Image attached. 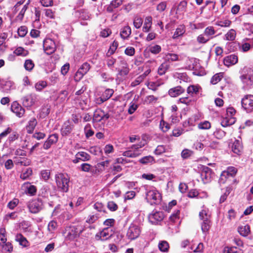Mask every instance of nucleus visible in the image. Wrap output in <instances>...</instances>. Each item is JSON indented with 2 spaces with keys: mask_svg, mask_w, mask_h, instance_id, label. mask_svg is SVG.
<instances>
[{
  "mask_svg": "<svg viewBox=\"0 0 253 253\" xmlns=\"http://www.w3.org/2000/svg\"><path fill=\"white\" fill-rule=\"evenodd\" d=\"M145 144V142L141 141L138 144L132 145L131 147V150L133 151V153L139 154V156H140L143 151V150L140 149L144 147Z\"/></svg>",
  "mask_w": 253,
  "mask_h": 253,
  "instance_id": "412c9836",
  "label": "nucleus"
},
{
  "mask_svg": "<svg viewBox=\"0 0 253 253\" xmlns=\"http://www.w3.org/2000/svg\"><path fill=\"white\" fill-rule=\"evenodd\" d=\"M39 101V96L35 93L27 94L22 98V104L26 107H31L35 105Z\"/></svg>",
  "mask_w": 253,
  "mask_h": 253,
  "instance_id": "f03ea898",
  "label": "nucleus"
},
{
  "mask_svg": "<svg viewBox=\"0 0 253 253\" xmlns=\"http://www.w3.org/2000/svg\"><path fill=\"white\" fill-rule=\"evenodd\" d=\"M154 161L153 157L151 156H148L144 157L139 160V162L142 164H147L148 163H151Z\"/></svg>",
  "mask_w": 253,
  "mask_h": 253,
  "instance_id": "bf43d9fd",
  "label": "nucleus"
},
{
  "mask_svg": "<svg viewBox=\"0 0 253 253\" xmlns=\"http://www.w3.org/2000/svg\"><path fill=\"white\" fill-rule=\"evenodd\" d=\"M203 220L201 224V228L203 233L208 232L211 226V222L210 219L206 218V219H202Z\"/></svg>",
  "mask_w": 253,
  "mask_h": 253,
  "instance_id": "c85d7f7f",
  "label": "nucleus"
},
{
  "mask_svg": "<svg viewBox=\"0 0 253 253\" xmlns=\"http://www.w3.org/2000/svg\"><path fill=\"white\" fill-rule=\"evenodd\" d=\"M47 86V83L45 81H41L37 83L35 87L37 91H41Z\"/></svg>",
  "mask_w": 253,
  "mask_h": 253,
  "instance_id": "e433bc0d",
  "label": "nucleus"
},
{
  "mask_svg": "<svg viewBox=\"0 0 253 253\" xmlns=\"http://www.w3.org/2000/svg\"><path fill=\"white\" fill-rule=\"evenodd\" d=\"M164 213L162 211H153L150 214L148 218L149 221L154 224H158V223L162 221L164 218Z\"/></svg>",
  "mask_w": 253,
  "mask_h": 253,
  "instance_id": "9d476101",
  "label": "nucleus"
},
{
  "mask_svg": "<svg viewBox=\"0 0 253 253\" xmlns=\"http://www.w3.org/2000/svg\"><path fill=\"white\" fill-rule=\"evenodd\" d=\"M238 61V57L235 54H231L226 56L224 58V64L227 67H229L236 64Z\"/></svg>",
  "mask_w": 253,
  "mask_h": 253,
  "instance_id": "dca6fc26",
  "label": "nucleus"
},
{
  "mask_svg": "<svg viewBox=\"0 0 253 253\" xmlns=\"http://www.w3.org/2000/svg\"><path fill=\"white\" fill-rule=\"evenodd\" d=\"M235 118L234 117H227L224 118L221 122V125L223 127L231 126L235 123Z\"/></svg>",
  "mask_w": 253,
  "mask_h": 253,
  "instance_id": "a878e982",
  "label": "nucleus"
},
{
  "mask_svg": "<svg viewBox=\"0 0 253 253\" xmlns=\"http://www.w3.org/2000/svg\"><path fill=\"white\" fill-rule=\"evenodd\" d=\"M231 147L232 152L238 155H240L243 150L242 143L239 140H235Z\"/></svg>",
  "mask_w": 253,
  "mask_h": 253,
  "instance_id": "f3484780",
  "label": "nucleus"
},
{
  "mask_svg": "<svg viewBox=\"0 0 253 253\" xmlns=\"http://www.w3.org/2000/svg\"><path fill=\"white\" fill-rule=\"evenodd\" d=\"M14 53L18 56H26L28 55V51L22 47H18L14 51Z\"/></svg>",
  "mask_w": 253,
  "mask_h": 253,
  "instance_id": "58836bf2",
  "label": "nucleus"
},
{
  "mask_svg": "<svg viewBox=\"0 0 253 253\" xmlns=\"http://www.w3.org/2000/svg\"><path fill=\"white\" fill-rule=\"evenodd\" d=\"M231 177L228 175V174H227V172H225L223 171L221 175L219 178V182L221 183H224L229 178Z\"/></svg>",
  "mask_w": 253,
  "mask_h": 253,
  "instance_id": "0e129e2a",
  "label": "nucleus"
},
{
  "mask_svg": "<svg viewBox=\"0 0 253 253\" xmlns=\"http://www.w3.org/2000/svg\"><path fill=\"white\" fill-rule=\"evenodd\" d=\"M114 90L112 89H107L101 95L105 100L109 99L113 94Z\"/></svg>",
  "mask_w": 253,
  "mask_h": 253,
  "instance_id": "37998d69",
  "label": "nucleus"
},
{
  "mask_svg": "<svg viewBox=\"0 0 253 253\" xmlns=\"http://www.w3.org/2000/svg\"><path fill=\"white\" fill-rule=\"evenodd\" d=\"M15 241L18 242L23 247H26L29 246V242L21 234H17L16 235Z\"/></svg>",
  "mask_w": 253,
  "mask_h": 253,
  "instance_id": "b1692460",
  "label": "nucleus"
},
{
  "mask_svg": "<svg viewBox=\"0 0 253 253\" xmlns=\"http://www.w3.org/2000/svg\"><path fill=\"white\" fill-rule=\"evenodd\" d=\"M84 132L86 137H89L94 134L93 131L91 129L90 126L87 125L84 127Z\"/></svg>",
  "mask_w": 253,
  "mask_h": 253,
  "instance_id": "5fc2aeb1",
  "label": "nucleus"
},
{
  "mask_svg": "<svg viewBox=\"0 0 253 253\" xmlns=\"http://www.w3.org/2000/svg\"><path fill=\"white\" fill-rule=\"evenodd\" d=\"M22 189L25 193L29 194L31 196L36 195L37 188L35 186L31 185L30 183L27 182L24 183L22 186Z\"/></svg>",
  "mask_w": 253,
  "mask_h": 253,
  "instance_id": "4468645a",
  "label": "nucleus"
},
{
  "mask_svg": "<svg viewBox=\"0 0 253 253\" xmlns=\"http://www.w3.org/2000/svg\"><path fill=\"white\" fill-rule=\"evenodd\" d=\"M68 92L66 90H63L59 93L58 99L60 100L62 103H63L67 99Z\"/></svg>",
  "mask_w": 253,
  "mask_h": 253,
  "instance_id": "69168bd1",
  "label": "nucleus"
},
{
  "mask_svg": "<svg viewBox=\"0 0 253 253\" xmlns=\"http://www.w3.org/2000/svg\"><path fill=\"white\" fill-rule=\"evenodd\" d=\"M2 249L8 253H11L13 251V246L10 242L5 243L1 245Z\"/></svg>",
  "mask_w": 253,
  "mask_h": 253,
  "instance_id": "09e8293b",
  "label": "nucleus"
},
{
  "mask_svg": "<svg viewBox=\"0 0 253 253\" xmlns=\"http://www.w3.org/2000/svg\"><path fill=\"white\" fill-rule=\"evenodd\" d=\"M27 33V28L26 26H21L18 29V35L21 37H24Z\"/></svg>",
  "mask_w": 253,
  "mask_h": 253,
  "instance_id": "680f3d73",
  "label": "nucleus"
},
{
  "mask_svg": "<svg viewBox=\"0 0 253 253\" xmlns=\"http://www.w3.org/2000/svg\"><path fill=\"white\" fill-rule=\"evenodd\" d=\"M131 33V30L129 26H126L123 27L120 32V36L124 40L127 39Z\"/></svg>",
  "mask_w": 253,
  "mask_h": 253,
  "instance_id": "5701e85b",
  "label": "nucleus"
},
{
  "mask_svg": "<svg viewBox=\"0 0 253 253\" xmlns=\"http://www.w3.org/2000/svg\"><path fill=\"white\" fill-rule=\"evenodd\" d=\"M216 24L222 27H228L231 24V21L228 19H224L217 21Z\"/></svg>",
  "mask_w": 253,
  "mask_h": 253,
  "instance_id": "a19ab883",
  "label": "nucleus"
},
{
  "mask_svg": "<svg viewBox=\"0 0 253 253\" xmlns=\"http://www.w3.org/2000/svg\"><path fill=\"white\" fill-rule=\"evenodd\" d=\"M118 46V42H117L114 41L112 43V45L110 46L107 54H110V55L113 54L115 50L117 49Z\"/></svg>",
  "mask_w": 253,
  "mask_h": 253,
  "instance_id": "774afa93",
  "label": "nucleus"
},
{
  "mask_svg": "<svg viewBox=\"0 0 253 253\" xmlns=\"http://www.w3.org/2000/svg\"><path fill=\"white\" fill-rule=\"evenodd\" d=\"M141 233V229L139 225L136 223H131L128 227L127 233V238L130 240H133L137 238Z\"/></svg>",
  "mask_w": 253,
  "mask_h": 253,
  "instance_id": "7ed1b4c3",
  "label": "nucleus"
},
{
  "mask_svg": "<svg viewBox=\"0 0 253 253\" xmlns=\"http://www.w3.org/2000/svg\"><path fill=\"white\" fill-rule=\"evenodd\" d=\"M170 64L165 61L163 63H162L159 66L158 73L160 75H163L165 74L167 71L170 68Z\"/></svg>",
  "mask_w": 253,
  "mask_h": 253,
  "instance_id": "4be33fe9",
  "label": "nucleus"
},
{
  "mask_svg": "<svg viewBox=\"0 0 253 253\" xmlns=\"http://www.w3.org/2000/svg\"><path fill=\"white\" fill-rule=\"evenodd\" d=\"M146 198L152 205L159 204L161 201L160 193L155 190H152L147 192Z\"/></svg>",
  "mask_w": 253,
  "mask_h": 253,
  "instance_id": "39448f33",
  "label": "nucleus"
},
{
  "mask_svg": "<svg viewBox=\"0 0 253 253\" xmlns=\"http://www.w3.org/2000/svg\"><path fill=\"white\" fill-rule=\"evenodd\" d=\"M109 117L108 113H105L101 109H97L94 112L93 120L94 122H99L101 120L106 121Z\"/></svg>",
  "mask_w": 253,
  "mask_h": 253,
  "instance_id": "1a4fd4ad",
  "label": "nucleus"
},
{
  "mask_svg": "<svg viewBox=\"0 0 253 253\" xmlns=\"http://www.w3.org/2000/svg\"><path fill=\"white\" fill-rule=\"evenodd\" d=\"M148 50L153 54H158L161 51V47L159 45H151L148 47Z\"/></svg>",
  "mask_w": 253,
  "mask_h": 253,
  "instance_id": "72a5a7b5",
  "label": "nucleus"
},
{
  "mask_svg": "<svg viewBox=\"0 0 253 253\" xmlns=\"http://www.w3.org/2000/svg\"><path fill=\"white\" fill-rule=\"evenodd\" d=\"M152 18L151 17H147L145 18L142 30L144 32H149L152 25Z\"/></svg>",
  "mask_w": 253,
  "mask_h": 253,
  "instance_id": "c756f323",
  "label": "nucleus"
},
{
  "mask_svg": "<svg viewBox=\"0 0 253 253\" xmlns=\"http://www.w3.org/2000/svg\"><path fill=\"white\" fill-rule=\"evenodd\" d=\"M6 231L5 228H1L0 229V245L2 244H4L7 241V239L5 237Z\"/></svg>",
  "mask_w": 253,
  "mask_h": 253,
  "instance_id": "79ce46f5",
  "label": "nucleus"
},
{
  "mask_svg": "<svg viewBox=\"0 0 253 253\" xmlns=\"http://www.w3.org/2000/svg\"><path fill=\"white\" fill-rule=\"evenodd\" d=\"M184 92V89L180 86H177L174 88H171L169 91V95L172 97H176Z\"/></svg>",
  "mask_w": 253,
  "mask_h": 253,
  "instance_id": "aec40b11",
  "label": "nucleus"
},
{
  "mask_svg": "<svg viewBox=\"0 0 253 253\" xmlns=\"http://www.w3.org/2000/svg\"><path fill=\"white\" fill-rule=\"evenodd\" d=\"M28 8V4H25L20 10L18 15L16 16L15 19L16 21H22L23 19L25 13Z\"/></svg>",
  "mask_w": 253,
  "mask_h": 253,
  "instance_id": "c9c22d12",
  "label": "nucleus"
},
{
  "mask_svg": "<svg viewBox=\"0 0 253 253\" xmlns=\"http://www.w3.org/2000/svg\"><path fill=\"white\" fill-rule=\"evenodd\" d=\"M11 110L19 118L22 117L25 112V109L23 108L17 101L12 102L11 105Z\"/></svg>",
  "mask_w": 253,
  "mask_h": 253,
  "instance_id": "9b49d317",
  "label": "nucleus"
},
{
  "mask_svg": "<svg viewBox=\"0 0 253 253\" xmlns=\"http://www.w3.org/2000/svg\"><path fill=\"white\" fill-rule=\"evenodd\" d=\"M184 32L185 30L183 27H178L176 29L172 36V38L174 39H177L178 37L182 36L184 33Z\"/></svg>",
  "mask_w": 253,
  "mask_h": 253,
  "instance_id": "49530a36",
  "label": "nucleus"
},
{
  "mask_svg": "<svg viewBox=\"0 0 253 253\" xmlns=\"http://www.w3.org/2000/svg\"><path fill=\"white\" fill-rule=\"evenodd\" d=\"M24 67L26 70L31 71L34 67V63L31 59L26 60L25 62Z\"/></svg>",
  "mask_w": 253,
  "mask_h": 253,
  "instance_id": "8fccbe9b",
  "label": "nucleus"
},
{
  "mask_svg": "<svg viewBox=\"0 0 253 253\" xmlns=\"http://www.w3.org/2000/svg\"><path fill=\"white\" fill-rule=\"evenodd\" d=\"M197 41L200 43H205L209 41V38H208L204 34L200 35L197 37Z\"/></svg>",
  "mask_w": 253,
  "mask_h": 253,
  "instance_id": "4d7b16f0",
  "label": "nucleus"
},
{
  "mask_svg": "<svg viewBox=\"0 0 253 253\" xmlns=\"http://www.w3.org/2000/svg\"><path fill=\"white\" fill-rule=\"evenodd\" d=\"M73 127V126L72 125H71L70 121L68 120L66 121L63 125L61 129L62 135L63 136H65L70 133L72 130Z\"/></svg>",
  "mask_w": 253,
  "mask_h": 253,
  "instance_id": "a211bd4d",
  "label": "nucleus"
},
{
  "mask_svg": "<svg viewBox=\"0 0 253 253\" xmlns=\"http://www.w3.org/2000/svg\"><path fill=\"white\" fill-rule=\"evenodd\" d=\"M158 246L160 251L163 252H168L169 249V243L166 241L160 242Z\"/></svg>",
  "mask_w": 253,
  "mask_h": 253,
  "instance_id": "4c0bfd02",
  "label": "nucleus"
},
{
  "mask_svg": "<svg viewBox=\"0 0 253 253\" xmlns=\"http://www.w3.org/2000/svg\"><path fill=\"white\" fill-rule=\"evenodd\" d=\"M236 36V31L234 29H230L225 35V39L227 41H234Z\"/></svg>",
  "mask_w": 253,
  "mask_h": 253,
  "instance_id": "473e14b6",
  "label": "nucleus"
},
{
  "mask_svg": "<svg viewBox=\"0 0 253 253\" xmlns=\"http://www.w3.org/2000/svg\"><path fill=\"white\" fill-rule=\"evenodd\" d=\"M158 99V98L154 96V95H149L146 96L144 100V102L150 104L153 102H156Z\"/></svg>",
  "mask_w": 253,
  "mask_h": 253,
  "instance_id": "338daca9",
  "label": "nucleus"
},
{
  "mask_svg": "<svg viewBox=\"0 0 253 253\" xmlns=\"http://www.w3.org/2000/svg\"><path fill=\"white\" fill-rule=\"evenodd\" d=\"M242 106L247 112L253 110V95H247L242 100Z\"/></svg>",
  "mask_w": 253,
  "mask_h": 253,
  "instance_id": "0eeeda50",
  "label": "nucleus"
},
{
  "mask_svg": "<svg viewBox=\"0 0 253 253\" xmlns=\"http://www.w3.org/2000/svg\"><path fill=\"white\" fill-rule=\"evenodd\" d=\"M90 65L86 62H85L83 64V65L80 67L78 70L85 75L88 72L90 69Z\"/></svg>",
  "mask_w": 253,
  "mask_h": 253,
  "instance_id": "c03bdc74",
  "label": "nucleus"
},
{
  "mask_svg": "<svg viewBox=\"0 0 253 253\" xmlns=\"http://www.w3.org/2000/svg\"><path fill=\"white\" fill-rule=\"evenodd\" d=\"M199 91V87L197 85H191L188 87L187 92L190 96H194L197 95Z\"/></svg>",
  "mask_w": 253,
  "mask_h": 253,
  "instance_id": "cd10ccee",
  "label": "nucleus"
},
{
  "mask_svg": "<svg viewBox=\"0 0 253 253\" xmlns=\"http://www.w3.org/2000/svg\"><path fill=\"white\" fill-rule=\"evenodd\" d=\"M81 233V231L79 232L77 228L73 227L71 228L70 230L69 231L67 237L70 240H73L76 237H78Z\"/></svg>",
  "mask_w": 253,
  "mask_h": 253,
  "instance_id": "bb28decb",
  "label": "nucleus"
},
{
  "mask_svg": "<svg viewBox=\"0 0 253 253\" xmlns=\"http://www.w3.org/2000/svg\"><path fill=\"white\" fill-rule=\"evenodd\" d=\"M239 234L244 237L247 236L250 233V227L249 225L240 226L238 228Z\"/></svg>",
  "mask_w": 253,
  "mask_h": 253,
  "instance_id": "393cba45",
  "label": "nucleus"
},
{
  "mask_svg": "<svg viewBox=\"0 0 253 253\" xmlns=\"http://www.w3.org/2000/svg\"><path fill=\"white\" fill-rule=\"evenodd\" d=\"M43 50L47 55H50L56 50L55 42L51 39H46L43 43Z\"/></svg>",
  "mask_w": 253,
  "mask_h": 253,
  "instance_id": "423d86ee",
  "label": "nucleus"
},
{
  "mask_svg": "<svg viewBox=\"0 0 253 253\" xmlns=\"http://www.w3.org/2000/svg\"><path fill=\"white\" fill-rule=\"evenodd\" d=\"M215 31L214 28L212 26H209L207 27L204 32V35H205L208 38H209V40L212 38V36L215 34Z\"/></svg>",
  "mask_w": 253,
  "mask_h": 253,
  "instance_id": "7c9ffc66",
  "label": "nucleus"
},
{
  "mask_svg": "<svg viewBox=\"0 0 253 253\" xmlns=\"http://www.w3.org/2000/svg\"><path fill=\"white\" fill-rule=\"evenodd\" d=\"M27 207L30 212L35 214L42 209L43 203L41 199L38 198L29 201L27 204Z\"/></svg>",
  "mask_w": 253,
  "mask_h": 253,
  "instance_id": "20e7f679",
  "label": "nucleus"
},
{
  "mask_svg": "<svg viewBox=\"0 0 253 253\" xmlns=\"http://www.w3.org/2000/svg\"><path fill=\"white\" fill-rule=\"evenodd\" d=\"M13 162L15 165L28 166L31 164V161L30 159L23 157L15 156L13 158Z\"/></svg>",
  "mask_w": 253,
  "mask_h": 253,
  "instance_id": "2eb2a0df",
  "label": "nucleus"
},
{
  "mask_svg": "<svg viewBox=\"0 0 253 253\" xmlns=\"http://www.w3.org/2000/svg\"><path fill=\"white\" fill-rule=\"evenodd\" d=\"M114 235V232L110 228H105L99 234L96 235V238L98 240L105 241Z\"/></svg>",
  "mask_w": 253,
  "mask_h": 253,
  "instance_id": "6e6552de",
  "label": "nucleus"
},
{
  "mask_svg": "<svg viewBox=\"0 0 253 253\" xmlns=\"http://www.w3.org/2000/svg\"><path fill=\"white\" fill-rule=\"evenodd\" d=\"M37 123V121L35 118H31L29 121L26 127V130L28 133L31 134L33 132Z\"/></svg>",
  "mask_w": 253,
  "mask_h": 253,
  "instance_id": "6ab92c4d",
  "label": "nucleus"
},
{
  "mask_svg": "<svg viewBox=\"0 0 253 253\" xmlns=\"http://www.w3.org/2000/svg\"><path fill=\"white\" fill-rule=\"evenodd\" d=\"M142 23L143 20L140 17H135L134 19L133 25L137 29L140 28L142 26Z\"/></svg>",
  "mask_w": 253,
  "mask_h": 253,
  "instance_id": "13d9d810",
  "label": "nucleus"
},
{
  "mask_svg": "<svg viewBox=\"0 0 253 253\" xmlns=\"http://www.w3.org/2000/svg\"><path fill=\"white\" fill-rule=\"evenodd\" d=\"M212 171L208 167H204L201 173L202 180L204 183L209 182L211 178Z\"/></svg>",
  "mask_w": 253,
  "mask_h": 253,
  "instance_id": "f8f14e48",
  "label": "nucleus"
},
{
  "mask_svg": "<svg viewBox=\"0 0 253 253\" xmlns=\"http://www.w3.org/2000/svg\"><path fill=\"white\" fill-rule=\"evenodd\" d=\"M105 61L108 67L112 69L116 62V59L111 57H108L106 59Z\"/></svg>",
  "mask_w": 253,
  "mask_h": 253,
  "instance_id": "052dcab7",
  "label": "nucleus"
},
{
  "mask_svg": "<svg viewBox=\"0 0 253 253\" xmlns=\"http://www.w3.org/2000/svg\"><path fill=\"white\" fill-rule=\"evenodd\" d=\"M55 179L57 188L63 192H67L69 189V176L62 173L55 174Z\"/></svg>",
  "mask_w": 253,
  "mask_h": 253,
  "instance_id": "f257e3e1",
  "label": "nucleus"
},
{
  "mask_svg": "<svg viewBox=\"0 0 253 253\" xmlns=\"http://www.w3.org/2000/svg\"><path fill=\"white\" fill-rule=\"evenodd\" d=\"M165 59L168 62L169 61H176L179 60V56L175 53H168L166 54Z\"/></svg>",
  "mask_w": 253,
  "mask_h": 253,
  "instance_id": "2f4dec72",
  "label": "nucleus"
},
{
  "mask_svg": "<svg viewBox=\"0 0 253 253\" xmlns=\"http://www.w3.org/2000/svg\"><path fill=\"white\" fill-rule=\"evenodd\" d=\"M211 127V123L209 121L201 122L198 124V128L201 129H208Z\"/></svg>",
  "mask_w": 253,
  "mask_h": 253,
  "instance_id": "de8ad7c7",
  "label": "nucleus"
},
{
  "mask_svg": "<svg viewBox=\"0 0 253 253\" xmlns=\"http://www.w3.org/2000/svg\"><path fill=\"white\" fill-rule=\"evenodd\" d=\"M90 156L87 153L83 151L79 152L75 155V159L73 160L72 162L74 164H77L80 161H86L89 160Z\"/></svg>",
  "mask_w": 253,
  "mask_h": 253,
  "instance_id": "ddd939ff",
  "label": "nucleus"
},
{
  "mask_svg": "<svg viewBox=\"0 0 253 253\" xmlns=\"http://www.w3.org/2000/svg\"><path fill=\"white\" fill-rule=\"evenodd\" d=\"M225 134L226 132L220 129H216L213 133V135L217 139H221Z\"/></svg>",
  "mask_w": 253,
  "mask_h": 253,
  "instance_id": "3c124183",
  "label": "nucleus"
},
{
  "mask_svg": "<svg viewBox=\"0 0 253 253\" xmlns=\"http://www.w3.org/2000/svg\"><path fill=\"white\" fill-rule=\"evenodd\" d=\"M99 218V214L98 213L89 215L86 220V222L88 223H93Z\"/></svg>",
  "mask_w": 253,
  "mask_h": 253,
  "instance_id": "6e6d98bb",
  "label": "nucleus"
},
{
  "mask_svg": "<svg viewBox=\"0 0 253 253\" xmlns=\"http://www.w3.org/2000/svg\"><path fill=\"white\" fill-rule=\"evenodd\" d=\"M160 128L163 132H167L170 128L169 125L162 120L160 123Z\"/></svg>",
  "mask_w": 253,
  "mask_h": 253,
  "instance_id": "a18cd8bd",
  "label": "nucleus"
},
{
  "mask_svg": "<svg viewBox=\"0 0 253 253\" xmlns=\"http://www.w3.org/2000/svg\"><path fill=\"white\" fill-rule=\"evenodd\" d=\"M32 174V170L30 168H28L26 170L21 174L20 178L23 180L28 178Z\"/></svg>",
  "mask_w": 253,
  "mask_h": 253,
  "instance_id": "603ef678",
  "label": "nucleus"
},
{
  "mask_svg": "<svg viewBox=\"0 0 253 253\" xmlns=\"http://www.w3.org/2000/svg\"><path fill=\"white\" fill-rule=\"evenodd\" d=\"M187 3L186 1L183 0L181 1L178 5L177 10L184 12L186 10Z\"/></svg>",
  "mask_w": 253,
  "mask_h": 253,
  "instance_id": "e2e57ef3",
  "label": "nucleus"
},
{
  "mask_svg": "<svg viewBox=\"0 0 253 253\" xmlns=\"http://www.w3.org/2000/svg\"><path fill=\"white\" fill-rule=\"evenodd\" d=\"M225 172H227V174H228V175L231 177H234L237 173V169L236 168L233 167H229L227 170L224 171Z\"/></svg>",
  "mask_w": 253,
  "mask_h": 253,
  "instance_id": "864d4df0",
  "label": "nucleus"
},
{
  "mask_svg": "<svg viewBox=\"0 0 253 253\" xmlns=\"http://www.w3.org/2000/svg\"><path fill=\"white\" fill-rule=\"evenodd\" d=\"M223 78V73H219L215 74L211 79V83L215 84L218 83Z\"/></svg>",
  "mask_w": 253,
  "mask_h": 253,
  "instance_id": "f704fd0d",
  "label": "nucleus"
},
{
  "mask_svg": "<svg viewBox=\"0 0 253 253\" xmlns=\"http://www.w3.org/2000/svg\"><path fill=\"white\" fill-rule=\"evenodd\" d=\"M13 86V83L11 81L5 82L2 86V91L4 92H8L10 91Z\"/></svg>",
  "mask_w": 253,
  "mask_h": 253,
  "instance_id": "ea45409f",
  "label": "nucleus"
}]
</instances>
